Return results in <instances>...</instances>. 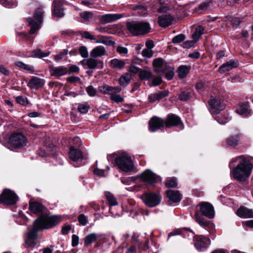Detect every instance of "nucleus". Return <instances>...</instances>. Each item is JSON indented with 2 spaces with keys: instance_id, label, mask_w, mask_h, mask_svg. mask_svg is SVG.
<instances>
[{
  "instance_id": "5701e85b",
  "label": "nucleus",
  "mask_w": 253,
  "mask_h": 253,
  "mask_svg": "<svg viewBox=\"0 0 253 253\" xmlns=\"http://www.w3.org/2000/svg\"><path fill=\"white\" fill-rule=\"evenodd\" d=\"M236 214L241 218H253V211L244 207H240L237 211Z\"/></svg>"
},
{
  "instance_id": "37998d69",
  "label": "nucleus",
  "mask_w": 253,
  "mask_h": 253,
  "mask_svg": "<svg viewBox=\"0 0 253 253\" xmlns=\"http://www.w3.org/2000/svg\"><path fill=\"white\" fill-rule=\"evenodd\" d=\"M15 65L21 69H23L28 71L33 72L34 71V68L29 65L26 64L21 61H16L15 62Z\"/></svg>"
},
{
  "instance_id": "bb28decb",
  "label": "nucleus",
  "mask_w": 253,
  "mask_h": 253,
  "mask_svg": "<svg viewBox=\"0 0 253 253\" xmlns=\"http://www.w3.org/2000/svg\"><path fill=\"white\" fill-rule=\"evenodd\" d=\"M172 18L169 15H163L158 18L159 25L162 27H167L172 24Z\"/></svg>"
},
{
  "instance_id": "ea45409f",
  "label": "nucleus",
  "mask_w": 253,
  "mask_h": 253,
  "mask_svg": "<svg viewBox=\"0 0 253 253\" xmlns=\"http://www.w3.org/2000/svg\"><path fill=\"white\" fill-rule=\"evenodd\" d=\"M204 28L202 26L196 27L195 32L192 35V38L195 41L199 40L201 35L203 34Z\"/></svg>"
},
{
  "instance_id": "de8ad7c7",
  "label": "nucleus",
  "mask_w": 253,
  "mask_h": 253,
  "mask_svg": "<svg viewBox=\"0 0 253 253\" xmlns=\"http://www.w3.org/2000/svg\"><path fill=\"white\" fill-rule=\"evenodd\" d=\"M133 10H138V13L140 16H145L147 14V8L144 6H142L141 5H139L135 6L133 7Z\"/></svg>"
},
{
  "instance_id": "cd10ccee",
  "label": "nucleus",
  "mask_w": 253,
  "mask_h": 253,
  "mask_svg": "<svg viewBox=\"0 0 253 253\" xmlns=\"http://www.w3.org/2000/svg\"><path fill=\"white\" fill-rule=\"evenodd\" d=\"M69 157L71 160L76 162L80 159H82L83 155L80 150L75 149L74 147H71L69 152Z\"/></svg>"
},
{
  "instance_id": "ddd939ff",
  "label": "nucleus",
  "mask_w": 253,
  "mask_h": 253,
  "mask_svg": "<svg viewBox=\"0 0 253 253\" xmlns=\"http://www.w3.org/2000/svg\"><path fill=\"white\" fill-rule=\"evenodd\" d=\"M200 211L203 215L210 219H212L214 216V211L213 206L207 202L201 203L199 204Z\"/></svg>"
},
{
  "instance_id": "338daca9",
  "label": "nucleus",
  "mask_w": 253,
  "mask_h": 253,
  "mask_svg": "<svg viewBox=\"0 0 253 253\" xmlns=\"http://www.w3.org/2000/svg\"><path fill=\"white\" fill-rule=\"evenodd\" d=\"M194 42L193 41H186L183 43L182 47L184 48H189L191 47H193L194 45Z\"/></svg>"
},
{
  "instance_id": "7ed1b4c3",
  "label": "nucleus",
  "mask_w": 253,
  "mask_h": 253,
  "mask_svg": "<svg viewBox=\"0 0 253 253\" xmlns=\"http://www.w3.org/2000/svg\"><path fill=\"white\" fill-rule=\"evenodd\" d=\"M107 159L109 161L114 162L115 166L120 170L126 172L134 170V164L131 158L125 153L109 155Z\"/></svg>"
},
{
  "instance_id": "0eeeda50",
  "label": "nucleus",
  "mask_w": 253,
  "mask_h": 253,
  "mask_svg": "<svg viewBox=\"0 0 253 253\" xmlns=\"http://www.w3.org/2000/svg\"><path fill=\"white\" fill-rule=\"evenodd\" d=\"M140 198L146 205L153 208L160 204L162 197L158 193L146 192L141 196Z\"/></svg>"
},
{
  "instance_id": "a19ab883",
  "label": "nucleus",
  "mask_w": 253,
  "mask_h": 253,
  "mask_svg": "<svg viewBox=\"0 0 253 253\" xmlns=\"http://www.w3.org/2000/svg\"><path fill=\"white\" fill-rule=\"evenodd\" d=\"M131 79V76L129 74H126L124 76H122L120 77L119 80V83L121 85L125 87L129 83Z\"/></svg>"
},
{
  "instance_id": "b1692460",
  "label": "nucleus",
  "mask_w": 253,
  "mask_h": 253,
  "mask_svg": "<svg viewBox=\"0 0 253 253\" xmlns=\"http://www.w3.org/2000/svg\"><path fill=\"white\" fill-rule=\"evenodd\" d=\"M166 194L169 198V202L178 203L181 199V195L178 191L169 190L167 191Z\"/></svg>"
},
{
  "instance_id": "a211bd4d",
  "label": "nucleus",
  "mask_w": 253,
  "mask_h": 253,
  "mask_svg": "<svg viewBox=\"0 0 253 253\" xmlns=\"http://www.w3.org/2000/svg\"><path fill=\"white\" fill-rule=\"evenodd\" d=\"M50 75L59 78L68 73V69L67 67L62 66L59 67H52L49 70Z\"/></svg>"
},
{
  "instance_id": "393cba45",
  "label": "nucleus",
  "mask_w": 253,
  "mask_h": 253,
  "mask_svg": "<svg viewBox=\"0 0 253 253\" xmlns=\"http://www.w3.org/2000/svg\"><path fill=\"white\" fill-rule=\"evenodd\" d=\"M169 91L168 90H164L162 91H158L155 93L151 94L149 96V102L152 103L158 101L168 95Z\"/></svg>"
},
{
  "instance_id": "8fccbe9b",
  "label": "nucleus",
  "mask_w": 253,
  "mask_h": 253,
  "mask_svg": "<svg viewBox=\"0 0 253 253\" xmlns=\"http://www.w3.org/2000/svg\"><path fill=\"white\" fill-rule=\"evenodd\" d=\"M89 105L87 103L80 104L78 107V111L83 114L86 113L89 109Z\"/></svg>"
},
{
  "instance_id": "e2e57ef3",
  "label": "nucleus",
  "mask_w": 253,
  "mask_h": 253,
  "mask_svg": "<svg viewBox=\"0 0 253 253\" xmlns=\"http://www.w3.org/2000/svg\"><path fill=\"white\" fill-rule=\"evenodd\" d=\"M17 102L21 105H25L27 104V99L26 98L21 96H19L16 97Z\"/></svg>"
},
{
  "instance_id": "c85d7f7f",
  "label": "nucleus",
  "mask_w": 253,
  "mask_h": 253,
  "mask_svg": "<svg viewBox=\"0 0 253 253\" xmlns=\"http://www.w3.org/2000/svg\"><path fill=\"white\" fill-rule=\"evenodd\" d=\"M241 137L240 133L231 135L227 138L226 140V145L232 147H235L238 144Z\"/></svg>"
},
{
  "instance_id": "0e129e2a",
  "label": "nucleus",
  "mask_w": 253,
  "mask_h": 253,
  "mask_svg": "<svg viewBox=\"0 0 253 253\" xmlns=\"http://www.w3.org/2000/svg\"><path fill=\"white\" fill-rule=\"evenodd\" d=\"M79 238L76 235H73L72 237V246L76 247L79 244Z\"/></svg>"
},
{
  "instance_id": "58836bf2",
  "label": "nucleus",
  "mask_w": 253,
  "mask_h": 253,
  "mask_svg": "<svg viewBox=\"0 0 253 253\" xmlns=\"http://www.w3.org/2000/svg\"><path fill=\"white\" fill-rule=\"evenodd\" d=\"M192 94V90L188 89L186 91L181 92L179 95V98L181 101H185L190 99Z\"/></svg>"
},
{
  "instance_id": "39448f33",
  "label": "nucleus",
  "mask_w": 253,
  "mask_h": 253,
  "mask_svg": "<svg viewBox=\"0 0 253 253\" xmlns=\"http://www.w3.org/2000/svg\"><path fill=\"white\" fill-rule=\"evenodd\" d=\"M43 10L42 7H38L35 10L33 18H28V21L31 26L30 31L31 34H34L37 30L40 28L42 22Z\"/></svg>"
},
{
  "instance_id": "72a5a7b5",
  "label": "nucleus",
  "mask_w": 253,
  "mask_h": 253,
  "mask_svg": "<svg viewBox=\"0 0 253 253\" xmlns=\"http://www.w3.org/2000/svg\"><path fill=\"white\" fill-rule=\"evenodd\" d=\"M190 69L191 67L189 66H180L177 69L178 75L179 78L180 79L184 78L188 74V73L189 72Z\"/></svg>"
},
{
  "instance_id": "4be33fe9",
  "label": "nucleus",
  "mask_w": 253,
  "mask_h": 253,
  "mask_svg": "<svg viewBox=\"0 0 253 253\" xmlns=\"http://www.w3.org/2000/svg\"><path fill=\"white\" fill-rule=\"evenodd\" d=\"M238 66L237 62L233 60H230L228 62L223 64L218 69V72L220 73H224Z\"/></svg>"
},
{
  "instance_id": "a18cd8bd",
  "label": "nucleus",
  "mask_w": 253,
  "mask_h": 253,
  "mask_svg": "<svg viewBox=\"0 0 253 253\" xmlns=\"http://www.w3.org/2000/svg\"><path fill=\"white\" fill-rule=\"evenodd\" d=\"M152 76L151 72L147 70H141L139 72V77L142 80L149 79Z\"/></svg>"
},
{
  "instance_id": "9b49d317",
  "label": "nucleus",
  "mask_w": 253,
  "mask_h": 253,
  "mask_svg": "<svg viewBox=\"0 0 253 253\" xmlns=\"http://www.w3.org/2000/svg\"><path fill=\"white\" fill-rule=\"evenodd\" d=\"M208 103L210 111L211 114H217L224 108V104L215 97L211 96Z\"/></svg>"
},
{
  "instance_id": "4468645a",
  "label": "nucleus",
  "mask_w": 253,
  "mask_h": 253,
  "mask_svg": "<svg viewBox=\"0 0 253 253\" xmlns=\"http://www.w3.org/2000/svg\"><path fill=\"white\" fill-rule=\"evenodd\" d=\"M165 124V121L162 119L154 117L149 122V129L151 132H154L160 129Z\"/></svg>"
},
{
  "instance_id": "7c9ffc66",
  "label": "nucleus",
  "mask_w": 253,
  "mask_h": 253,
  "mask_svg": "<svg viewBox=\"0 0 253 253\" xmlns=\"http://www.w3.org/2000/svg\"><path fill=\"white\" fill-rule=\"evenodd\" d=\"M45 208L39 203L34 202L30 203L29 210L34 213H38L42 212Z\"/></svg>"
},
{
  "instance_id": "f257e3e1",
  "label": "nucleus",
  "mask_w": 253,
  "mask_h": 253,
  "mask_svg": "<svg viewBox=\"0 0 253 253\" xmlns=\"http://www.w3.org/2000/svg\"><path fill=\"white\" fill-rule=\"evenodd\" d=\"M60 220L57 215L48 216L46 215L40 216L33 224L32 229H29L27 237L25 240V248H34L36 245L35 239L37 238V233L40 230L51 228L55 225Z\"/></svg>"
},
{
  "instance_id": "3c124183",
  "label": "nucleus",
  "mask_w": 253,
  "mask_h": 253,
  "mask_svg": "<svg viewBox=\"0 0 253 253\" xmlns=\"http://www.w3.org/2000/svg\"><path fill=\"white\" fill-rule=\"evenodd\" d=\"M79 52L81 56L84 58H87L88 57V52L87 48L85 46H81L79 48Z\"/></svg>"
},
{
  "instance_id": "69168bd1",
  "label": "nucleus",
  "mask_w": 253,
  "mask_h": 253,
  "mask_svg": "<svg viewBox=\"0 0 253 253\" xmlns=\"http://www.w3.org/2000/svg\"><path fill=\"white\" fill-rule=\"evenodd\" d=\"M117 51L120 54H127L128 50L126 47L119 45L117 48Z\"/></svg>"
},
{
  "instance_id": "603ef678",
  "label": "nucleus",
  "mask_w": 253,
  "mask_h": 253,
  "mask_svg": "<svg viewBox=\"0 0 253 253\" xmlns=\"http://www.w3.org/2000/svg\"><path fill=\"white\" fill-rule=\"evenodd\" d=\"M216 120L219 124L223 125L228 122L229 118L225 115L220 114L216 117Z\"/></svg>"
},
{
  "instance_id": "4c0bfd02",
  "label": "nucleus",
  "mask_w": 253,
  "mask_h": 253,
  "mask_svg": "<svg viewBox=\"0 0 253 253\" xmlns=\"http://www.w3.org/2000/svg\"><path fill=\"white\" fill-rule=\"evenodd\" d=\"M95 42L96 43H102L106 45H112L114 42L112 41L109 38L103 36H98Z\"/></svg>"
},
{
  "instance_id": "052dcab7",
  "label": "nucleus",
  "mask_w": 253,
  "mask_h": 253,
  "mask_svg": "<svg viewBox=\"0 0 253 253\" xmlns=\"http://www.w3.org/2000/svg\"><path fill=\"white\" fill-rule=\"evenodd\" d=\"M142 54L144 57L150 58L152 56L153 52L151 49L146 48L143 50L142 52Z\"/></svg>"
},
{
  "instance_id": "f704fd0d",
  "label": "nucleus",
  "mask_w": 253,
  "mask_h": 253,
  "mask_svg": "<svg viewBox=\"0 0 253 253\" xmlns=\"http://www.w3.org/2000/svg\"><path fill=\"white\" fill-rule=\"evenodd\" d=\"M161 73L165 74V78L167 80H170L174 76V68L167 65Z\"/></svg>"
},
{
  "instance_id": "680f3d73",
  "label": "nucleus",
  "mask_w": 253,
  "mask_h": 253,
  "mask_svg": "<svg viewBox=\"0 0 253 253\" xmlns=\"http://www.w3.org/2000/svg\"><path fill=\"white\" fill-rule=\"evenodd\" d=\"M82 36L83 38H85L86 39H89L91 40H94L95 39L94 36L90 34L87 31L84 32L82 34Z\"/></svg>"
},
{
  "instance_id": "20e7f679",
  "label": "nucleus",
  "mask_w": 253,
  "mask_h": 253,
  "mask_svg": "<svg viewBox=\"0 0 253 253\" xmlns=\"http://www.w3.org/2000/svg\"><path fill=\"white\" fill-rule=\"evenodd\" d=\"M126 29L133 36L144 35L151 30L150 24L147 22L131 21L126 23Z\"/></svg>"
},
{
  "instance_id": "c9c22d12",
  "label": "nucleus",
  "mask_w": 253,
  "mask_h": 253,
  "mask_svg": "<svg viewBox=\"0 0 253 253\" xmlns=\"http://www.w3.org/2000/svg\"><path fill=\"white\" fill-rule=\"evenodd\" d=\"M126 63L124 60L119 59H113L110 61V66L113 68L121 69L124 68Z\"/></svg>"
},
{
  "instance_id": "c03bdc74",
  "label": "nucleus",
  "mask_w": 253,
  "mask_h": 253,
  "mask_svg": "<svg viewBox=\"0 0 253 253\" xmlns=\"http://www.w3.org/2000/svg\"><path fill=\"white\" fill-rule=\"evenodd\" d=\"M0 3L7 8H13L17 6V2L12 0H0Z\"/></svg>"
},
{
  "instance_id": "774afa93",
  "label": "nucleus",
  "mask_w": 253,
  "mask_h": 253,
  "mask_svg": "<svg viewBox=\"0 0 253 253\" xmlns=\"http://www.w3.org/2000/svg\"><path fill=\"white\" fill-rule=\"evenodd\" d=\"M162 81V80L161 78L159 77H155L152 80V85H153V86L158 85L161 83Z\"/></svg>"
},
{
  "instance_id": "09e8293b",
  "label": "nucleus",
  "mask_w": 253,
  "mask_h": 253,
  "mask_svg": "<svg viewBox=\"0 0 253 253\" xmlns=\"http://www.w3.org/2000/svg\"><path fill=\"white\" fill-rule=\"evenodd\" d=\"M81 17L84 21H89L93 16V13L90 11H84L80 13Z\"/></svg>"
},
{
  "instance_id": "49530a36",
  "label": "nucleus",
  "mask_w": 253,
  "mask_h": 253,
  "mask_svg": "<svg viewBox=\"0 0 253 253\" xmlns=\"http://www.w3.org/2000/svg\"><path fill=\"white\" fill-rule=\"evenodd\" d=\"M49 55L48 52H43L42 50L38 49L34 50L32 52V56L35 57L42 58L46 57Z\"/></svg>"
},
{
  "instance_id": "5fc2aeb1",
  "label": "nucleus",
  "mask_w": 253,
  "mask_h": 253,
  "mask_svg": "<svg viewBox=\"0 0 253 253\" xmlns=\"http://www.w3.org/2000/svg\"><path fill=\"white\" fill-rule=\"evenodd\" d=\"M68 51L66 49H64L61 52L54 55V59L56 61H59L63 59L66 55H67Z\"/></svg>"
},
{
  "instance_id": "13d9d810",
  "label": "nucleus",
  "mask_w": 253,
  "mask_h": 253,
  "mask_svg": "<svg viewBox=\"0 0 253 253\" xmlns=\"http://www.w3.org/2000/svg\"><path fill=\"white\" fill-rule=\"evenodd\" d=\"M117 93H112L110 95V98L112 100L115 102L120 103L122 102L124 100L123 98L120 95L116 94Z\"/></svg>"
},
{
  "instance_id": "6e6552de",
  "label": "nucleus",
  "mask_w": 253,
  "mask_h": 253,
  "mask_svg": "<svg viewBox=\"0 0 253 253\" xmlns=\"http://www.w3.org/2000/svg\"><path fill=\"white\" fill-rule=\"evenodd\" d=\"M79 64L82 65L84 69H88L91 70V74L92 73L93 70L96 69H102L104 67L103 62L102 60H98L91 57L81 61Z\"/></svg>"
},
{
  "instance_id": "f3484780",
  "label": "nucleus",
  "mask_w": 253,
  "mask_h": 253,
  "mask_svg": "<svg viewBox=\"0 0 253 253\" xmlns=\"http://www.w3.org/2000/svg\"><path fill=\"white\" fill-rule=\"evenodd\" d=\"M236 112L243 117H248L251 114V110L248 103H240L236 109Z\"/></svg>"
},
{
  "instance_id": "aec40b11",
  "label": "nucleus",
  "mask_w": 253,
  "mask_h": 253,
  "mask_svg": "<svg viewBox=\"0 0 253 253\" xmlns=\"http://www.w3.org/2000/svg\"><path fill=\"white\" fill-rule=\"evenodd\" d=\"M99 90L103 94H110L112 93H118L120 92L122 89L120 87H112L107 85H104L98 87Z\"/></svg>"
},
{
  "instance_id": "9d476101",
  "label": "nucleus",
  "mask_w": 253,
  "mask_h": 253,
  "mask_svg": "<svg viewBox=\"0 0 253 253\" xmlns=\"http://www.w3.org/2000/svg\"><path fill=\"white\" fill-rule=\"evenodd\" d=\"M26 137L20 133L13 134L9 139V145L13 148H19L26 145Z\"/></svg>"
},
{
  "instance_id": "a878e982",
  "label": "nucleus",
  "mask_w": 253,
  "mask_h": 253,
  "mask_svg": "<svg viewBox=\"0 0 253 253\" xmlns=\"http://www.w3.org/2000/svg\"><path fill=\"white\" fill-rule=\"evenodd\" d=\"M45 84L43 79L37 77H33L28 83L29 87L32 88H38L42 87Z\"/></svg>"
},
{
  "instance_id": "c756f323",
  "label": "nucleus",
  "mask_w": 253,
  "mask_h": 253,
  "mask_svg": "<svg viewBox=\"0 0 253 253\" xmlns=\"http://www.w3.org/2000/svg\"><path fill=\"white\" fill-rule=\"evenodd\" d=\"M53 9L52 10L53 14L57 17H61L64 15L63 9L60 5V2L54 0L53 2Z\"/></svg>"
},
{
  "instance_id": "423d86ee",
  "label": "nucleus",
  "mask_w": 253,
  "mask_h": 253,
  "mask_svg": "<svg viewBox=\"0 0 253 253\" xmlns=\"http://www.w3.org/2000/svg\"><path fill=\"white\" fill-rule=\"evenodd\" d=\"M139 178L142 181L151 185H154L161 181V178L160 176L156 174L149 169L144 170L141 174L138 175L136 177H132L133 180H136Z\"/></svg>"
},
{
  "instance_id": "1a4fd4ad",
  "label": "nucleus",
  "mask_w": 253,
  "mask_h": 253,
  "mask_svg": "<svg viewBox=\"0 0 253 253\" xmlns=\"http://www.w3.org/2000/svg\"><path fill=\"white\" fill-rule=\"evenodd\" d=\"M18 199V196L13 191L5 189L0 195V203L12 205L16 203Z\"/></svg>"
},
{
  "instance_id": "f8f14e48",
  "label": "nucleus",
  "mask_w": 253,
  "mask_h": 253,
  "mask_svg": "<svg viewBox=\"0 0 253 253\" xmlns=\"http://www.w3.org/2000/svg\"><path fill=\"white\" fill-rule=\"evenodd\" d=\"M125 17L124 14H106L98 16L99 22L102 24H106L118 20Z\"/></svg>"
},
{
  "instance_id": "bf43d9fd",
  "label": "nucleus",
  "mask_w": 253,
  "mask_h": 253,
  "mask_svg": "<svg viewBox=\"0 0 253 253\" xmlns=\"http://www.w3.org/2000/svg\"><path fill=\"white\" fill-rule=\"evenodd\" d=\"M86 91L90 96H94L96 94V90L92 85L87 86L86 88Z\"/></svg>"
},
{
  "instance_id": "dca6fc26",
  "label": "nucleus",
  "mask_w": 253,
  "mask_h": 253,
  "mask_svg": "<svg viewBox=\"0 0 253 253\" xmlns=\"http://www.w3.org/2000/svg\"><path fill=\"white\" fill-rule=\"evenodd\" d=\"M165 126L167 127L178 126H181L182 128L183 127V125L180 119L173 114L168 116L165 121Z\"/></svg>"
},
{
  "instance_id": "6ab92c4d",
  "label": "nucleus",
  "mask_w": 253,
  "mask_h": 253,
  "mask_svg": "<svg viewBox=\"0 0 253 253\" xmlns=\"http://www.w3.org/2000/svg\"><path fill=\"white\" fill-rule=\"evenodd\" d=\"M107 53L105 48L102 45L94 47L90 52V57L96 58L107 55Z\"/></svg>"
},
{
  "instance_id": "79ce46f5",
  "label": "nucleus",
  "mask_w": 253,
  "mask_h": 253,
  "mask_svg": "<svg viewBox=\"0 0 253 253\" xmlns=\"http://www.w3.org/2000/svg\"><path fill=\"white\" fill-rule=\"evenodd\" d=\"M105 196L110 206H115L118 205L116 199L112 193L107 192L105 193Z\"/></svg>"
},
{
  "instance_id": "2eb2a0df",
  "label": "nucleus",
  "mask_w": 253,
  "mask_h": 253,
  "mask_svg": "<svg viewBox=\"0 0 253 253\" xmlns=\"http://www.w3.org/2000/svg\"><path fill=\"white\" fill-rule=\"evenodd\" d=\"M211 244V240L203 236H198L194 240L195 247L198 251H202L207 248Z\"/></svg>"
},
{
  "instance_id": "f03ea898",
  "label": "nucleus",
  "mask_w": 253,
  "mask_h": 253,
  "mask_svg": "<svg viewBox=\"0 0 253 253\" xmlns=\"http://www.w3.org/2000/svg\"><path fill=\"white\" fill-rule=\"evenodd\" d=\"M238 162V164L231 171L232 177L236 180L244 182L249 177L253 168V157L240 156L233 159L229 164Z\"/></svg>"
},
{
  "instance_id": "2f4dec72",
  "label": "nucleus",
  "mask_w": 253,
  "mask_h": 253,
  "mask_svg": "<svg viewBox=\"0 0 253 253\" xmlns=\"http://www.w3.org/2000/svg\"><path fill=\"white\" fill-rule=\"evenodd\" d=\"M153 65L155 70L158 73H161V71L167 66L166 63L161 58H157L154 60Z\"/></svg>"
},
{
  "instance_id": "6e6d98bb",
  "label": "nucleus",
  "mask_w": 253,
  "mask_h": 253,
  "mask_svg": "<svg viewBox=\"0 0 253 253\" xmlns=\"http://www.w3.org/2000/svg\"><path fill=\"white\" fill-rule=\"evenodd\" d=\"M185 36L183 34H179L175 36L172 40V42L173 43H178L185 40Z\"/></svg>"
},
{
  "instance_id": "4d7b16f0",
  "label": "nucleus",
  "mask_w": 253,
  "mask_h": 253,
  "mask_svg": "<svg viewBox=\"0 0 253 253\" xmlns=\"http://www.w3.org/2000/svg\"><path fill=\"white\" fill-rule=\"evenodd\" d=\"M78 219L80 225L85 226L87 223V218L84 214H81L78 216Z\"/></svg>"
},
{
  "instance_id": "864d4df0",
  "label": "nucleus",
  "mask_w": 253,
  "mask_h": 253,
  "mask_svg": "<svg viewBox=\"0 0 253 253\" xmlns=\"http://www.w3.org/2000/svg\"><path fill=\"white\" fill-rule=\"evenodd\" d=\"M165 185L167 187H174L177 185L176 179L174 178H168L165 182Z\"/></svg>"
},
{
  "instance_id": "e433bc0d",
  "label": "nucleus",
  "mask_w": 253,
  "mask_h": 253,
  "mask_svg": "<svg viewBox=\"0 0 253 253\" xmlns=\"http://www.w3.org/2000/svg\"><path fill=\"white\" fill-rule=\"evenodd\" d=\"M195 217L196 221L202 227H207L210 224V222L205 220L204 217L200 215L198 211L195 212Z\"/></svg>"
},
{
  "instance_id": "412c9836",
  "label": "nucleus",
  "mask_w": 253,
  "mask_h": 253,
  "mask_svg": "<svg viewBox=\"0 0 253 253\" xmlns=\"http://www.w3.org/2000/svg\"><path fill=\"white\" fill-rule=\"evenodd\" d=\"M132 245L128 248L127 250L130 253H135L136 250L141 245V242L138 239V235L134 233L131 237Z\"/></svg>"
},
{
  "instance_id": "473e14b6",
  "label": "nucleus",
  "mask_w": 253,
  "mask_h": 253,
  "mask_svg": "<svg viewBox=\"0 0 253 253\" xmlns=\"http://www.w3.org/2000/svg\"><path fill=\"white\" fill-rule=\"evenodd\" d=\"M99 235L95 233H90L86 236L84 239V245L87 247L95 242L99 237Z\"/></svg>"
}]
</instances>
